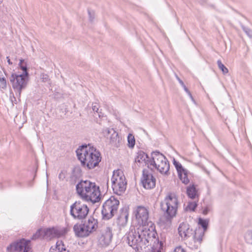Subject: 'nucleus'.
<instances>
[{
    "label": "nucleus",
    "instance_id": "423d86ee",
    "mask_svg": "<svg viewBox=\"0 0 252 252\" xmlns=\"http://www.w3.org/2000/svg\"><path fill=\"white\" fill-rule=\"evenodd\" d=\"M151 157L150 165L153 166L161 174L168 175L170 165L166 158L158 151H153Z\"/></svg>",
    "mask_w": 252,
    "mask_h": 252
},
{
    "label": "nucleus",
    "instance_id": "c03bdc74",
    "mask_svg": "<svg viewBox=\"0 0 252 252\" xmlns=\"http://www.w3.org/2000/svg\"><path fill=\"white\" fill-rule=\"evenodd\" d=\"M47 79H48V76H47V77L43 78V80H44V81H46Z\"/></svg>",
    "mask_w": 252,
    "mask_h": 252
},
{
    "label": "nucleus",
    "instance_id": "6e6552de",
    "mask_svg": "<svg viewBox=\"0 0 252 252\" xmlns=\"http://www.w3.org/2000/svg\"><path fill=\"white\" fill-rule=\"evenodd\" d=\"M29 77V76L19 74V72L12 73L11 74L9 81L14 92L19 96H21L22 91L26 88Z\"/></svg>",
    "mask_w": 252,
    "mask_h": 252
},
{
    "label": "nucleus",
    "instance_id": "473e14b6",
    "mask_svg": "<svg viewBox=\"0 0 252 252\" xmlns=\"http://www.w3.org/2000/svg\"><path fill=\"white\" fill-rule=\"evenodd\" d=\"M197 206V203L196 201L189 202L187 208L191 211H194Z\"/></svg>",
    "mask_w": 252,
    "mask_h": 252
},
{
    "label": "nucleus",
    "instance_id": "39448f33",
    "mask_svg": "<svg viewBox=\"0 0 252 252\" xmlns=\"http://www.w3.org/2000/svg\"><path fill=\"white\" fill-rule=\"evenodd\" d=\"M98 227V221L90 216L87 220L77 223L73 226V230L75 236L78 238H86L96 231Z\"/></svg>",
    "mask_w": 252,
    "mask_h": 252
},
{
    "label": "nucleus",
    "instance_id": "a878e982",
    "mask_svg": "<svg viewBox=\"0 0 252 252\" xmlns=\"http://www.w3.org/2000/svg\"><path fill=\"white\" fill-rule=\"evenodd\" d=\"M7 252H19L18 243L17 241L9 244L6 248Z\"/></svg>",
    "mask_w": 252,
    "mask_h": 252
},
{
    "label": "nucleus",
    "instance_id": "412c9836",
    "mask_svg": "<svg viewBox=\"0 0 252 252\" xmlns=\"http://www.w3.org/2000/svg\"><path fill=\"white\" fill-rule=\"evenodd\" d=\"M150 159L149 156L143 151H138L136 153V156L135 158V162L143 163L144 162L146 165H150Z\"/></svg>",
    "mask_w": 252,
    "mask_h": 252
},
{
    "label": "nucleus",
    "instance_id": "f257e3e1",
    "mask_svg": "<svg viewBox=\"0 0 252 252\" xmlns=\"http://www.w3.org/2000/svg\"><path fill=\"white\" fill-rule=\"evenodd\" d=\"M157 235L156 231L151 232L149 229L146 228L136 229L134 227H131L126 234L128 245L137 252L142 247H147L152 237L156 240Z\"/></svg>",
    "mask_w": 252,
    "mask_h": 252
},
{
    "label": "nucleus",
    "instance_id": "2f4dec72",
    "mask_svg": "<svg viewBox=\"0 0 252 252\" xmlns=\"http://www.w3.org/2000/svg\"><path fill=\"white\" fill-rule=\"evenodd\" d=\"M217 64L218 67L220 70H221L222 73L224 74H225L228 72V69L225 67V66L221 63L220 60H218L217 61Z\"/></svg>",
    "mask_w": 252,
    "mask_h": 252
},
{
    "label": "nucleus",
    "instance_id": "a19ab883",
    "mask_svg": "<svg viewBox=\"0 0 252 252\" xmlns=\"http://www.w3.org/2000/svg\"><path fill=\"white\" fill-rule=\"evenodd\" d=\"M189 95V98H190V99L191 100L192 102L194 103L195 104H196V101L195 100V99H194L193 97L192 96L191 93H190L189 94H188Z\"/></svg>",
    "mask_w": 252,
    "mask_h": 252
},
{
    "label": "nucleus",
    "instance_id": "a18cd8bd",
    "mask_svg": "<svg viewBox=\"0 0 252 252\" xmlns=\"http://www.w3.org/2000/svg\"><path fill=\"white\" fill-rule=\"evenodd\" d=\"M3 0H0V4L2 3Z\"/></svg>",
    "mask_w": 252,
    "mask_h": 252
},
{
    "label": "nucleus",
    "instance_id": "f3484780",
    "mask_svg": "<svg viewBox=\"0 0 252 252\" xmlns=\"http://www.w3.org/2000/svg\"><path fill=\"white\" fill-rule=\"evenodd\" d=\"M112 237V229L109 227H106L101 232L98 238V243L102 247H106L111 243Z\"/></svg>",
    "mask_w": 252,
    "mask_h": 252
},
{
    "label": "nucleus",
    "instance_id": "5701e85b",
    "mask_svg": "<svg viewBox=\"0 0 252 252\" xmlns=\"http://www.w3.org/2000/svg\"><path fill=\"white\" fill-rule=\"evenodd\" d=\"M54 237L60 238L64 236L68 232L66 227H53Z\"/></svg>",
    "mask_w": 252,
    "mask_h": 252
},
{
    "label": "nucleus",
    "instance_id": "ddd939ff",
    "mask_svg": "<svg viewBox=\"0 0 252 252\" xmlns=\"http://www.w3.org/2000/svg\"><path fill=\"white\" fill-rule=\"evenodd\" d=\"M141 181L145 189H151L156 186V178L146 169L143 170Z\"/></svg>",
    "mask_w": 252,
    "mask_h": 252
},
{
    "label": "nucleus",
    "instance_id": "7ed1b4c3",
    "mask_svg": "<svg viewBox=\"0 0 252 252\" xmlns=\"http://www.w3.org/2000/svg\"><path fill=\"white\" fill-rule=\"evenodd\" d=\"M76 190L81 198L93 204L99 202L101 199L99 187L95 183L90 181H81L76 185Z\"/></svg>",
    "mask_w": 252,
    "mask_h": 252
},
{
    "label": "nucleus",
    "instance_id": "bb28decb",
    "mask_svg": "<svg viewBox=\"0 0 252 252\" xmlns=\"http://www.w3.org/2000/svg\"><path fill=\"white\" fill-rule=\"evenodd\" d=\"M127 146L131 149L134 148L135 145V139L134 135L131 133H129L127 135Z\"/></svg>",
    "mask_w": 252,
    "mask_h": 252
},
{
    "label": "nucleus",
    "instance_id": "f03ea898",
    "mask_svg": "<svg viewBox=\"0 0 252 252\" xmlns=\"http://www.w3.org/2000/svg\"><path fill=\"white\" fill-rule=\"evenodd\" d=\"M76 153L81 165L88 170L93 169L97 166L101 160L99 151L89 145L84 144L79 146Z\"/></svg>",
    "mask_w": 252,
    "mask_h": 252
},
{
    "label": "nucleus",
    "instance_id": "20e7f679",
    "mask_svg": "<svg viewBox=\"0 0 252 252\" xmlns=\"http://www.w3.org/2000/svg\"><path fill=\"white\" fill-rule=\"evenodd\" d=\"M179 201L177 195L168 192L164 200L160 203V208L166 220H171L177 212Z\"/></svg>",
    "mask_w": 252,
    "mask_h": 252
},
{
    "label": "nucleus",
    "instance_id": "a211bd4d",
    "mask_svg": "<svg viewBox=\"0 0 252 252\" xmlns=\"http://www.w3.org/2000/svg\"><path fill=\"white\" fill-rule=\"evenodd\" d=\"M173 163L177 171L179 178L183 183L187 185L189 182L188 177V170L184 168L182 164L174 158L173 159Z\"/></svg>",
    "mask_w": 252,
    "mask_h": 252
},
{
    "label": "nucleus",
    "instance_id": "4c0bfd02",
    "mask_svg": "<svg viewBox=\"0 0 252 252\" xmlns=\"http://www.w3.org/2000/svg\"><path fill=\"white\" fill-rule=\"evenodd\" d=\"M59 178L60 180H63L65 178V175H64V174L63 172H61L59 174Z\"/></svg>",
    "mask_w": 252,
    "mask_h": 252
},
{
    "label": "nucleus",
    "instance_id": "0eeeda50",
    "mask_svg": "<svg viewBox=\"0 0 252 252\" xmlns=\"http://www.w3.org/2000/svg\"><path fill=\"white\" fill-rule=\"evenodd\" d=\"M119 205V200L114 196H111L106 200L102 205L101 210L102 219L109 220L114 217L118 211Z\"/></svg>",
    "mask_w": 252,
    "mask_h": 252
},
{
    "label": "nucleus",
    "instance_id": "dca6fc26",
    "mask_svg": "<svg viewBox=\"0 0 252 252\" xmlns=\"http://www.w3.org/2000/svg\"><path fill=\"white\" fill-rule=\"evenodd\" d=\"M103 133L109 134H111L110 137V144L113 147L119 148L122 144V138L119 136L114 128H107L103 131Z\"/></svg>",
    "mask_w": 252,
    "mask_h": 252
},
{
    "label": "nucleus",
    "instance_id": "c756f323",
    "mask_svg": "<svg viewBox=\"0 0 252 252\" xmlns=\"http://www.w3.org/2000/svg\"><path fill=\"white\" fill-rule=\"evenodd\" d=\"M156 241H157V243L156 244V245H154L153 249L155 248V250H156V252H161V251L163 249V242L161 241H159L158 238L156 239Z\"/></svg>",
    "mask_w": 252,
    "mask_h": 252
},
{
    "label": "nucleus",
    "instance_id": "37998d69",
    "mask_svg": "<svg viewBox=\"0 0 252 252\" xmlns=\"http://www.w3.org/2000/svg\"><path fill=\"white\" fill-rule=\"evenodd\" d=\"M6 59H7V63L11 65L12 64V62H11L10 59L9 58V57H7Z\"/></svg>",
    "mask_w": 252,
    "mask_h": 252
},
{
    "label": "nucleus",
    "instance_id": "393cba45",
    "mask_svg": "<svg viewBox=\"0 0 252 252\" xmlns=\"http://www.w3.org/2000/svg\"><path fill=\"white\" fill-rule=\"evenodd\" d=\"M82 176V170L80 166L77 165L74 167L72 170L71 178L76 179Z\"/></svg>",
    "mask_w": 252,
    "mask_h": 252
},
{
    "label": "nucleus",
    "instance_id": "4468645a",
    "mask_svg": "<svg viewBox=\"0 0 252 252\" xmlns=\"http://www.w3.org/2000/svg\"><path fill=\"white\" fill-rule=\"evenodd\" d=\"M54 237L53 227L39 228L33 234L31 238L32 240L36 239H50Z\"/></svg>",
    "mask_w": 252,
    "mask_h": 252
},
{
    "label": "nucleus",
    "instance_id": "1a4fd4ad",
    "mask_svg": "<svg viewBox=\"0 0 252 252\" xmlns=\"http://www.w3.org/2000/svg\"><path fill=\"white\" fill-rule=\"evenodd\" d=\"M87 205L81 201H76L70 207L69 214L74 219L83 220L89 213Z\"/></svg>",
    "mask_w": 252,
    "mask_h": 252
},
{
    "label": "nucleus",
    "instance_id": "cd10ccee",
    "mask_svg": "<svg viewBox=\"0 0 252 252\" xmlns=\"http://www.w3.org/2000/svg\"><path fill=\"white\" fill-rule=\"evenodd\" d=\"M0 88L5 90L7 88V81L3 76L2 72L0 71Z\"/></svg>",
    "mask_w": 252,
    "mask_h": 252
},
{
    "label": "nucleus",
    "instance_id": "58836bf2",
    "mask_svg": "<svg viewBox=\"0 0 252 252\" xmlns=\"http://www.w3.org/2000/svg\"><path fill=\"white\" fill-rule=\"evenodd\" d=\"M176 78L180 84L181 85V86H183L185 84L183 81L177 75H176Z\"/></svg>",
    "mask_w": 252,
    "mask_h": 252
},
{
    "label": "nucleus",
    "instance_id": "4be33fe9",
    "mask_svg": "<svg viewBox=\"0 0 252 252\" xmlns=\"http://www.w3.org/2000/svg\"><path fill=\"white\" fill-rule=\"evenodd\" d=\"M187 194L188 196L192 199H195L197 196V190L194 184L189 185L187 188Z\"/></svg>",
    "mask_w": 252,
    "mask_h": 252
},
{
    "label": "nucleus",
    "instance_id": "2eb2a0df",
    "mask_svg": "<svg viewBox=\"0 0 252 252\" xmlns=\"http://www.w3.org/2000/svg\"><path fill=\"white\" fill-rule=\"evenodd\" d=\"M178 233L182 239L185 240L194 234V230L187 222H183L180 224L178 228Z\"/></svg>",
    "mask_w": 252,
    "mask_h": 252
},
{
    "label": "nucleus",
    "instance_id": "7c9ffc66",
    "mask_svg": "<svg viewBox=\"0 0 252 252\" xmlns=\"http://www.w3.org/2000/svg\"><path fill=\"white\" fill-rule=\"evenodd\" d=\"M244 237L247 243L252 244V230L247 231Z\"/></svg>",
    "mask_w": 252,
    "mask_h": 252
},
{
    "label": "nucleus",
    "instance_id": "72a5a7b5",
    "mask_svg": "<svg viewBox=\"0 0 252 252\" xmlns=\"http://www.w3.org/2000/svg\"><path fill=\"white\" fill-rule=\"evenodd\" d=\"M241 27L243 31L246 33V34L250 37L252 38V31L249 28L245 27L243 25L241 24Z\"/></svg>",
    "mask_w": 252,
    "mask_h": 252
},
{
    "label": "nucleus",
    "instance_id": "c9c22d12",
    "mask_svg": "<svg viewBox=\"0 0 252 252\" xmlns=\"http://www.w3.org/2000/svg\"><path fill=\"white\" fill-rule=\"evenodd\" d=\"M210 211V209L208 207H206L202 211V214L204 215H207Z\"/></svg>",
    "mask_w": 252,
    "mask_h": 252
},
{
    "label": "nucleus",
    "instance_id": "b1692460",
    "mask_svg": "<svg viewBox=\"0 0 252 252\" xmlns=\"http://www.w3.org/2000/svg\"><path fill=\"white\" fill-rule=\"evenodd\" d=\"M18 68L23 71L22 73H19V74L29 77L27 63L25 60L22 59L20 60L19 63H18Z\"/></svg>",
    "mask_w": 252,
    "mask_h": 252
},
{
    "label": "nucleus",
    "instance_id": "6ab92c4d",
    "mask_svg": "<svg viewBox=\"0 0 252 252\" xmlns=\"http://www.w3.org/2000/svg\"><path fill=\"white\" fill-rule=\"evenodd\" d=\"M128 207L121 208L118 215L116 223L120 227H124L127 223L128 218Z\"/></svg>",
    "mask_w": 252,
    "mask_h": 252
},
{
    "label": "nucleus",
    "instance_id": "f8f14e48",
    "mask_svg": "<svg viewBox=\"0 0 252 252\" xmlns=\"http://www.w3.org/2000/svg\"><path fill=\"white\" fill-rule=\"evenodd\" d=\"M138 224L143 226L148 225L150 222L149 220V212L144 207L138 206L135 214Z\"/></svg>",
    "mask_w": 252,
    "mask_h": 252
},
{
    "label": "nucleus",
    "instance_id": "ea45409f",
    "mask_svg": "<svg viewBox=\"0 0 252 252\" xmlns=\"http://www.w3.org/2000/svg\"><path fill=\"white\" fill-rule=\"evenodd\" d=\"M182 87H183V89L188 94L190 93V92L189 91V90L188 89V88L186 86L185 84Z\"/></svg>",
    "mask_w": 252,
    "mask_h": 252
},
{
    "label": "nucleus",
    "instance_id": "79ce46f5",
    "mask_svg": "<svg viewBox=\"0 0 252 252\" xmlns=\"http://www.w3.org/2000/svg\"><path fill=\"white\" fill-rule=\"evenodd\" d=\"M8 184L7 182H4L2 184L0 183V189H2L6 187Z\"/></svg>",
    "mask_w": 252,
    "mask_h": 252
},
{
    "label": "nucleus",
    "instance_id": "f704fd0d",
    "mask_svg": "<svg viewBox=\"0 0 252 252\" xmlns=\"http://www.w3.org/2000/svg\"><path fill=\"white\" fill-rule=\"evenodd\" d=\"M174 252H186V251L181 246H178L175 248Z\"/></svg>",
    "mask_w": 252,
    "mask_h": 252
},
{
    "label": "nucleus",
    "instance_id": "9d476101",
    "mask_svg": "<svg viewBox=\"0 0 252 252\" xmlns=\"http://www.w3.org/2000/svg\"><path fill=\"white\" fill-rule=\"evenodd\" d=\"M112 188L114 192L118 195L124 193L126 188L127 182L126 178L123 174H114L111 178Z\"/></svg>",
    "mask_w": 252,
    "mask_h": 252
},
{
    "label": "nucleus",
    "instance_id": "e433bc0d",
    "mask_svg": "<svg viewBox=\"0 0 252 252\" xmlns=\"http://www.w3.org/2000/svg\"><path fill=\"white\" fill-rule=\"evenodd\" d=\"M88 14L89 16V19L91 22H92L94 19V16L92 15L91 12L90 10H88Z\"/></svg>",
    "mask_w": 252,
    "mask_h": 252
},
{
    "label": "nucleus",
    "instance_id": "c85d7f7f",
    "mask_svg": "<svg viewBox=\"0 0 252 252\" xmlns=\"http://www.w3.org/2000/svg\"><path fill=\"white\" fill-rule=\"evenodd\" d=\"M92 109L93 111L95 113V115H97L98 117L100 118L103 117L101 112L99 111L98 104L97 103H93Z\"/></svg>",
    "mask_w": 252,
    "mask_h": 252
},
{
    "label": "nucleus",
    "instance_id": "9b49d317",
    "mask_svg": "<svg viewBox=\"0 0 252 252\" xmlns=\"http://www.w3.org/2000/svg\"><path fill=\"white\" fill-rule=\"evenodd\" d=\"M209 222L208 219H204L201 218L198 219V224L201 228L199 227L194 230L193 240L194 242H198L199 244L201 243L205 232L208 228Z\"/></svg>",
    "mask_w": 252,
    "mask_h": 252
},
{
    "label": "nucleus",
    "instance_id": "aec40b11",
    "mask_svg": "<svg viewBox=\"0 0 252 252\" xmlns=\"http://www.w3.org/2000/svg\"><path fill=\"white\" fill-rule=\"evenodd\" d=\"M19 252H32L31 241L22 238L17 241Z\"/></svg>",
    "mask_w": 252,
    "mask_h": 252
}]
</instances>
